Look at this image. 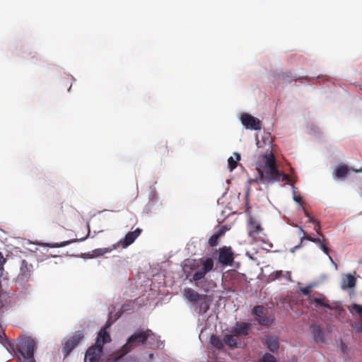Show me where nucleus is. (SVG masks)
I'll list each match as a JSON object with an SVG mask.
<instances>
[{
	"instance_id": "393cba45",
	"label": "nucleus",
	"mask_w": 362,
	"mask_h": 362,
	"mask_svg": "<svg viewBox=\"0 0 362 362\" xmlns=\"http://www.w3.org/2000/svg\"><path fill=\"white\" fill-rule=\"evenodd\" d=\"M281 78L282 79L286 81V82H291L292 81H300L302 79H305L306 81H311V78L305 76H303V77H299V78H296L295 76L292 77L291 76H289L288 74H283L281 75Z\"/></svg>"
},
{
	"instance_id": "a211bd4d",
	"label": "nucleus",
	"mask_w": 362,
	"mask_h": 362,
	"mask_svg": "<svg viewBox=\"0 0 362 362\" xmlns=\"http://www.w3.org/2000/svg\"><path fill=\"white\" fill-rule=\"evenodd\" d=\"M311 332L313 336V339L316 342L324 341L325 337L320 327L317 325H312L310 327Z\"/></svg>"
},
{
	"instance_id": "dca6fc26",
	"label": "nucleus",
	"mask_w": 362,
	"mask_h": 362,
	"mask_svg": "<svg viewBox=\"0 0 362 362\" xmlns=\"http://www.w3.org/2000/svg\"><path fill=\"white\" fill-rule=\"evenodd\" d=\"M141 231V229L136 228L134 231L128 232L124 238L119 242V244H121L123 247H128L134 242L138 236L140 235Z\"/></svg>"
},
{
	"instance_id": "f704fd0d",
	"label": "nucleus",
	"mask_w": 362,
	"mask_h": 362,
	"mask_svg": "<svg viewBox=\"0 0 362 362\" xmlns=\"http://www.w3.org/2000/svg\"><path fill=\"white\" fill-rule=\"evenodd\" d=\"M69 243V242H63L61 243H56V244L52 245L51 247H64V246L67 245Z\"/></svg>"
},
{
	"instance_id": "f8f14e48",
	"label": "nucleus",
	"mask_w": 362,
	"mask_h": 362,
	"mask_svg": "<svg viewBox=\"0 0 362 362\" xmlns=\"http://www.w3.org/2000/svg\"><path fill=\"white\" fill-rule=\"evenodd\" d=\"M350 171L354 173H362V168L360 169H354L349 167L345 164L341 163L338 165L333 171L332 175L334 178L344 180Z\"/></svg>"
},
{
	"instance_id": "0eeeda50",
	"label": "nucleus",
	"mask_w": 362,
	"mask_h": 362,
	"mask_svg": "<svg viewBox=\"0 0 362 362\" xmlns=\"http://www.w3.org/2000/svg\"><path fill=\"white\" fill-rule=\"evenodd\" d=\"M35 341L30 337H22L18 339L17 350L28 362H36L34 358Z\"/></svg>"
},
{
	"instance_id": "6ab92c4d",
	"label": "nucleus",
	"mask_w": 362,
	"mask_h": 362,
	"mask_svg": "<svg viewBox=\"0 0 362 362\" xmlns=\"http://www.w3.org/2000/svg\"><path fill=\"white\" fill-rule=\"evenodd\" d=\"M30 275V270L26 260L23 259L21 264L19 277L22 281H27Z\"/></svg>"
},
{
	"instance_id": "b1692460",
	"label": "nucleus",
	"mask_w": 362,
	"mask_h": 362,
	"mask_svg": "<svg viewBox=\"0 0 362 362\" xmlns=\"http://www.w3.org/2000/svg\"><path fill=\"white\" fill-rule=\"evenodd\" d=\"M235 159H234L232 156L229 157L228 159V165L230 169V171H233L237 167V163L240 160V155L238 153L235 152L233 153Z\"/></svg>"
},
{
	"instance_id": "5701e85b",
	"label": "nucleus",
	"mask_w": 362,
	"mask_h": 362,
	"mask_svg": "<svg viewBox=\"0 0 362 362\" xmlns=\"http://www.w3.org/2000/svg\"><path fill=\"white\" fill-rule=\"evenodd\" d=\"M156 152L162 156H167L168 154V149L166 141H160L156 146Z\"/></svg>"
},
{
	"instance_id": "a878e982",
	"label": "nucleus",
	"mask_w": 362,
	"mask_h": 362,
	"mask_svg": "<svg viewBox=\"0 0 362 362\" xmlns=\"http://www.w3.org/2000/svg\"><path fill=\"white\" fill-rule=\"evenodd\" d=\"M211 344L217 348L218 349H222L223 348V339L221 340L218 337L212 335L210 339Z\"/></svg>"
},
{
	"instance_id": "aec40b11",
	"label": "nucleus",
	"mask_w": 362,
	"mask_h": 362,
	"mask_svg": "<svg viewBox=\"0 0 362 362\" xmlns=\"http://www.w3.org/2000/svg\"><path fill=\"white\" fill-rule=\"evenodd\" d=\"M226 230L222 227L216 233L211 236L209 240V245L211 247H215L218 245L219 238L225 233Z\"/></svg>"
},
{
	"instance_id": "c9c22d12",
	"label": "nucleus",
	"mask_w": 362,
	"mask_h": 362,
	"mask_svg": "<svg viewBox=\"0 0 362 362\" xmlns=\"http://www.w3.org/2000/svg\"><path fill=\"white\" fill-rule=\"evenodd\" d=\"M315 238H313L311 237L310 235H304L303 237H302L301 238V242L303 240H309L310 242H313V240H314Z\"/></svg>"
},
{
	"instance_id": "f03ea898",
	"label": "nucleus",
	"mask_w": 362,
	"mask_h": 362,
	"mask_svg": "<svg viewBox=\"0 0 362 362\" xmlns=\"http://www.w3.org/2000/svg\"><path fill=\"white\" fill-rule=\"evenodd\" d=\"M214 260L211 257L206 259H200L199 261L195 259L188 260L183 266V272L187 278H189L191 274L197 270L192 275L190 282L194 281L195 286H198V281L203 279L206 274L214 269Z\"/></svg>"
},
{
	"instance_id": "20e7f679",
	"label": "nucleus",
	"mask_w": 362,
	"mask_h": 362,
	"mask_svg": "<svg viewBox=\"0 0 362 362\" xmlns=\"http://www.w3.org/2000/svg\"><path fill=\"white\" fill-rule=\"evenodd\" d=\"M148 339L158 342V337L151 330H139L131 335L127 340V342L116 353L115 360L117 361L129 353L132 349L144 344Z\"/></svg>"
},
{
	"instance_id": "7ed1b4c3",
	"label": "nucleus",
	"mask_w": 362,
	"mask_h": 362,
	"mask_svg": "<svg viewBox=\"0 0 362 362\" xmlns=\"http://www.w3.org/2000/svg\"><path fill=\"white\" fill-rule=\"evenodd\" d=\"M214 260L211 257L206 259H200L199 261L195 259L188 260L183 266V272L187 278H189L191 274L197 270L192 275L190 282L194 281L195 286H198V281L203 279L206 274L214 269Z\"/></svg>"
},
{
	"instance_id": "9d476101",
	"label": "nucleus",
	"mask_w": 362,
	"mask_h": 362,
	"mask_svg": "<svg viewBox=\"0 0 362 362\" xmlns=\"http://www.w3.org/2000/svg\"><path fill=\"white\" fill-rule=\"evenodd\" d=\"M218 262L223 265H230L234 260L233 252L230 247L223 246L218 250Z\"/></svg>"
},
{
	"instance_id": "c756f323",
	"label": "nucleus",
	"mask_w": 362,
	"mask_h": 362,
	"mask_svg": "<svg viewBox=\"0 0 362 362\" xmlns=\"http://www.w3.org/2000/svg\"><path fill=\"white\" fill-rule=\"evenodd\" d=\"M310 289H311L310 286H306V287L300 288L301 293L304 296H308V300H310V296H313V295H310Z\"/></svg>"
},
{
	"instance_id": "4be33fe9",
	"label": "nucleus",
	"mask_w": 362,
	"mask_h": 362,
	"mask_svg": "<svg viewBox=\"0 0 362 362\" xmlns=\"http://www.w3.org/2000/svg\"><path fill=\"white\" fill-rule=\"evenodd\" d=\"M267 348L272 352H276L279 348V340L276 337H269L266 341Z\"/></svg>"
},
{
	"instance_id": "9b49d317",
	"label": "nucleus",
	"mask_w": 362,
	"mask_h": 362,
	"mask_svg": "<svg viewBox=\"0 0 362 362\" xmlns=\"http://www.w3.org/2000/svg\"><path fill=\"white\" fill-rule=\"evenodd\" d=\"M249 226V231L248 235L252 237L253 239H256L257 238H262L261 235L265 236V234L263 233V228L261 224L256 221L253 217H250L248 221Z\"/></svg>"
},
{
	"instance_id": "2f4dec72",
	"label": "nucleus",
	"mask_w": 362,
	"mask_h": 362,
	"mask_svg": "<svg viewBox=\"0 0 362 362\" xmlns=\"http://www.w3.org/2000/svg\"><path fill=\"white\" fill-rule=\"evenodd\" d=\"M109 252L107 249H98L94 251V252L96 254V255H103L106 252Z\"/></svg>"
},
{
	"instance_id": "4468645a",
	"label": "nucleus",
	"mask_w": 362,
	"mask_h": 362,
	"mask_svg": "<svg viewBox=\"0 0 362 362\" xmlns=\"http://www.w3.org/2000/svg\"><path fill=\"white\" fill-rule=\"evenodd\" d=\"M310 302L315 303L316 308H327L330 310H337V306H333L329 304V300L323 295L320 294V297L310 296Z\"/></svg>"
},
{
	"instance_id": "ea45409f",
	"label": "nucleus",
	"mask_w": 362,
	"mask_h": 362,
	"mask_svg": "<svg viewBox=\"0 0 362 362\" xmlns=\"http://www.w3.org/2000/svg\"><path fill=\"white\" fill-rule=\"evenodd\" d=\"M303 211H304L305 215L308 218L310 217V214L308 213V211L305 209H304V208H303Z\"/></svg>"
},
{
	"instance_id": "39448f33",
	"label": "nucleus",
	"mask_w": 362,
	"mask_h": 362,
	"mask_svg": "<svg viewBox=\"0 0 362 362\" xmlns=\"http://www.w3.org/2000/svg\"><path fill=\"white\" fill-rule=\"evenodd\" d=\"M110 325L106 324L98 332L95 345L89 347L85 355V362H99L103 353V345L111 340L107 331Z\"/></svg>"
},
{
	"instance_id": "f257e3e1",
	"label": "nucleus",
	"mask_w": 362,
	"mask_h": 362,
	"mask_svg": "<svg viewBox=\"0 0 362 362\" xmlns=\"http://www.w3.org/2000/svg\"><path fill=\"white\" fill-rule=\"evenodd\" d=\"M256 169L262 182L288 181L289 176L278 170L274 155L272 151L260 155L256 163Z\"/></svg>"
},
{
	"instance_id": "6e6552de",
	"label": "nucleus",
	"mask_w": 362,
	"mask_h": 362,
	"mask_svg": "<svg viewBox=\"0 0 362 362\" xmlns=\"http://www.w3.org/2000/svg\"><path fill=\"white\" fill-rule=\"evenodd\" d=\"M83 338V334L81 331H77L67 339L63 346L62 353L64 357L68 356L72 350L79 344L80 341Z\"/></svg>"
},
{
	"instance_id": "f3484780",
	"label": "nucleus",
	"mask_w": 362,
	"mask_h": 362,
	"mask_svg": "<svg viewBox=\"0 0 362 362\" xmlns=\"http://www.w3.org/2000/svg\"><path fill=\"white\" fill-rule=\"evenodd\" d=\"M356 283L355 277L351 274H347L341 280V288L343 290H346L348 288H352L355 287Z\"/></svg>"
},
{
	"instance_id": "58836bf2",
	"label": "nucleus",
	"mask_w": 362,
	"mask_h": 362,
	"mask_svg": "<svg viewBox=\"0 0 362 362\" xmlns=\"http://www.w3.org/2000/svg\"><path fill=\"white\" fill-rule=\"evenodd\" d=\"M308 218H309V221H309V222H310V223H317V221H316L313 217H312V216L309 217Z\"/></svg>"
},
{
	"instance_id": "cd10ccee",
	"label": "nucleus",
	"mask_w": 362,
	"mask_h": 362,
	"mask_svg": "<svg viewBox=\"0 0 362 362\" xmlns=\"http://www.w3.org/2000/svg\"><path fill=\"white\" fill-rule=\"evenodd\" d=\"M284 275V272L282 271H276L272 274V276L274 279H280L281 276ZM285 276H288V279L289 281H291V273L289 272H286L285 273Z\"/></svg>"
},
{
	"instance_id": "ddd939ff",
	"label": "nucleus",
	"mask_w": 362,
	"mask_h": 362,
	"mask_svg": "<svg viewBox=\"0 0 362 362\" xmlns=\"http://www.w3.org/2000/svg\"><path fill=\"white\" fill-rule=\"evenodd\" d=\"M241 122L247 128L254 130L261 129V122L257 118L250 114L244 113L241 116Z\"/></svg>"
},
{
	"instance_id": "bb28decb",
	"label": "nucleus",
	"mask_w": 362,
	"mask_h": 362,
	"mask_svg": "<svg viewBox=\"0 0 362 362\" xmlns=\"http://www.w3.org/2000/svg\"><path fill=\"white\" fill-rule=\"evenodd\" d=\"M351 327L360 338H362V321H355L351 322Z\"/></svg>"
},
{
	"instance_id": "7c9ffc66",
	"label": "nucleus",
	"mask_w": 362,
	"mask_h": 362,
	"mask_svg": "<svg viewBox=\"0 0 362 362\" xmlns=\"http://www.w3.org/2000/svg\"><path fill=\"white\" fill-rule=\"evenodd\" d=\"M352 309L362 317V305L354 303Z\"/></svg>"
},
{
	"instance_id": "2eb2a0df",
	"label": "nucleus",
	"mask_w": 362,
	"mask_h": 362,
	"mask_svg": "<svg viewBox=\"0 0 362 362\" xmlns=\"http://www.w3.org/2000/svg\"><path fill=\"white\" fill-rule=\"evenodd\" d=\"M251 325L249 322H236L235 327L232 329L231 332L234 335L239 336H247L249 334Z\"/></svg>"
},
{
	"instance_id": "423d86ee",
	"label": "nucleus",
	"mask_w": 362,
	"mask_h": 362,
	"mask_svg": "<svg viewBox=\"0 0 362 362\" xmlns=\"http://www.w3.org/2000/svg\"><path fill=\"white\" fill-rule=\"evenodd\" d=\"M184 297L193 305L198 304L196 311L199 315L206 313L209 309V303L206 300V296L199 294L191 288H186L183 291Z\"/></svg>"
},
{
	"instance_id": "4c0bfd02",
	"label": "nucleus",
	"mask_w": 362,
	"mask_h": 362,
	"mask_svg": "<svg viewBox=\"0 0 362 362\" xmlns=\"http://www.w3.org/2000/svg\"><path fill=\"white\" fill-rule=\"evenodd\" d=\"M294 200L297 202V203H300L301 201H302V197L300 196H298V197H294Z\"/></svg>"
},
{
	"instance_id": "c85d7f7f",
	"label": "nucleus",
	"mask_w": 362,
	"mask_h": 362,
	"mask_svg": "<svg viewBox=\"0 0 362 362\" xmlns=\"http://www.w3.org/2000/svg\"><path fill=\"white\" fill-rule=\"evenodd\" d=\"M260 362H278L276 358L269 353L263 355Z\"/></svg>"
},
{
	"instance_id": "72a5a7b5",
	"label": "nucleus",
	"mask_w": 362,
	"mask_h": 362,
	"mask_svg": "<svg viewBox=\"0 0 362 362\" xmlns=\"http://www.w3.org/2000/svg\"><path fill=\"white\" fill-rule=\"evenodd\" d=\"M314 229L316 230L317 233L319 235L324 237V235L320 231V224L319 222H317V223H315Z\"/></svg>"
},
{
	"instance_id": "1a4fd4ad",
	"label": "nucleus",
	"mask_w": 362,
	"mask_h": 362,
	"mask_svg": "<svg viewBox=\"0 0 362 362\" xmlns=\"http://www.w3.org/2000/svg\"><path fill=\"white\" fill-rule=\"evenodd\" d=\"M267 310L262 305H256L252 309V313L256 315L258 324L263 326H269L274 319L267 316Z\"/></svg>"
},
{
	"instance_id": "473e14b6",
	"label": "nucleus",
	"mask_w": 362,
	"mask_h": 362,
	"mask_svg": "<svg viewBox=\"0 0 362 362\" xmlns=\"http://www.w3.org/2000/svg\"><path fill=\"white\" fill-rule=\"evenodd\" d=\"M320 247L321 248V250L327 255H329V248L327 247V246L326 245V244L325 243V242L321 244L320 245Z\"/></svg>"
},
{
	"instance_id": "e433bc0d",
	"label": "nucleus",
	"mask_w": 362,
	"mask_h": 362,
	"mask_svg": "<svg viewBox=\"0 0 362 362\" xmlns=\"http://www.w3.org/2000/svg\"><path fill=\"white\" fill-rule=\"evenodd\" d=\"M313 243H315L320 246L321 244H322L324 243V240H322L320 238H314V240H313Z\"/></svg>"
},
{
	"instance_id": "412c9836",
	"label": "nucleus",
	"mask_w": 362,
	"mask_h": 362,
	"mask_svg": "<svg viewBox=\"0 0 362 362\" xmlns=\"http://www.w3.org/2000/svg\"><path fill=\"white\" fill-rule=\"evenodd\" d=\"M237 336L234 335L233 333L231 334L225 335L223 337V342L225 344L230 348H235L238 345Z\"/></svg>"
}]
</instances>
